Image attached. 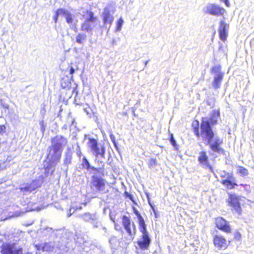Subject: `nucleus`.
<instances>
[{"label": "nucleus", "mask_w": 254, "mask_h": 254, "mask_svg": "<svg viewBox=\"0 0 254 254\" xmlns=\"http://www.w3.org/2000/svg\"><path fill=\"white\" fill-rule=\"evenodd\" d=\"M60 112H62V109H60Z\"/></svg>", "instance_id": "nucleus-53"}, {"label": "nucleus", "mask_w": 254, "mask_h": 254, "mask_svg": "<svg viewBox=\"0 0 254 254\" xmlns=\"http://www.w3.org/2000/svg\"><path fill=\"white\" fill-rule=\"evenodd\" d=\"M221 176L223 178H226V179L222 181V184L223 185L226 186L229 189H232L234 188V186L236 184L234 183L235 179L232 174L223 171L221 173Z\"/></svg>", "instance_id": "nucleus-14"}, {"label": "nucleus", "mask_w": 254, "mask_h": 254, "mask_svg": "<svg viewBox=\"0 0 254 254\" xmlns=\"http://www.w3.org/2000/svg\"><path fill=\"white\" fill-rule=\"evenodd\" d=\"M87 36L85 33H78L75 37L76 42L79 44L83 45L84 42L86 41Z\"/></svg>", "instance_id": "nucleus-24"}, {"label": "nucleus", "mask_w": 254, "mask_h": 254, "mask_svg": "<svg viewBox=\"0 0 254 254\" xmlns=\"http://www.w3.org/2000/svg\"><path fill=\"white\" fill-rule=\"evenodd\" d=\"M220 118V112H213L209 118H202L200 125V132L199 131V123L196 121L193 123L194 133L197 137H201L203 142L208 145L213 152L220 153L223 151L220 145L222 143V140L218 136L215 135L211 125H215Z\"/></svg>", "instance_id": "nucleus-1"}, {"label": "nucleus", "mask_w": 254, "mask_h": 254, "mask_svg": "<svg viewBox=\"0 0 254 254\" xmlns=\"http://www.w3.org/2000/svg\"><path fill=\"white\" fill-rule=\"evenodd\" d=\"M224 2L226 6L228 7L230 6V3L228 0H224Z\"/></svg>", "instance_id": "nucleus-43"}, {"label": "nucleus", "mask_w": 254, "mask_h": 254, "mask_svg": "<svg viewBox=\"0 0 254 254\" xmlns=\"http://www.w3.org/2000/svg\"><path fill=\"white\" fill-rule=\"evenodd\" d=\"M62 8H59L56 11L55 14L53 17V19L54 20L55 23H56L57 22L59 16L61 15H62Z\"/></svg>", "instance_id": "nucleus-30"}, {"label": "nucleus", "mask_w": 254, "mask_h": 254, "mask_svg": "<svg viewBox=\"0 0 254 254\" xmlns=\"http://www.w3.org/2000/svg\"><path fill=\"white\" fill-rule=\"evenodd\" d=\"M215 99L214 97H209L206 101L207 106L212 108L215 105Z\"/></svg>", "instance_id": "nucleus-28"}, {"label": "nucleus", "mask_w": 254, "mask_h": 254, "mask_svg": "<svg viewBox=\"0 0 254 254\" xmlns=\"http://www.w3.org/2000/svg\"><path fill=\"white\" fill-rule=\"evenodd\" d=\"M43 124H44V122L43 121H42V122H40V125H41V129L43 130V131H44L45 127H44Z\"/></svg>", "instance_id": "nucleus-40"}, {"label": "nucleus", "mask_w": 254, "mask_h": 254, "mask_svg": "<svg viewBox=\"0 0 254 254\" xmlns=\"http://www.w3.org/2000/svg\"><path fill=\"white\" fill-rule=\"evenodd\" d=\"M72 159V153L71 151H67L64 155V164L65 166H68L71 163Z\"/></svg>", "instance_id": "nucleus-27"}, {"label": "nucleus", "mask_w": 254, "mask_h": 254, "mask_svg": "<svg viewBox=\"0 0 254 254\" xmlns=\"http://www.w3.org/2000/svg\"><path fill=\"white\" fill-rule=\"evenodd\" d=\"M229 24L225 23L224 21L222 20L219 23V27L218 29L219 38L223 41H225L227 39V30L229 28Z\"/></svg>", "instance_id": "nucleus-18"}, {"label": "nucleus", "mask_w": 254, "mask_h": 254, "mask_svg": "<svg viewBox=\"0 0 254 254\" xmlns=\"http://www.w3.org/2000/svg\"><path fill=\"white\" fill-rule=\"evenodd\" d=\"M79 209H81V206H80Z\"/></svg>", "instance_id": "nucleus-54"}, {"label": "nucleus", "mask_w": 254, "mask_h": 254, "mask_svg": "<svg viewBox=\"0 0 254 254\" xmlns=\"http://www.w3.org/2000/svg\"><path fill=\"white\" fill-rule=\"evenodd\" d=\"M7 218H5V219H3V220H5V219H6Z\"/></svg>", "instance_id": "nucleus-55"}, {"label": "nucleus", "mask_w": 254, "mask_h": 254, "mask_svg": "<svg viewBox=\"0 0 254 254\" xmlns=\"http://www.w3.org/2000/svg\"><path fill=\"white\" fill-rule=\"evenodd\" d=\"M125 193L126 194L127 196L128 197L129 196V194H130V193H128L127 192H126Z\"/></svg>", "instance_id": "nucleus-47"}, {"label": "nucleus", "mask_w": 254, "mask_h": 254, "mask_svg": "<svg viewBox=\"0 0 254 254\" xmlns=\"http://www.w3.org/2000/svg\"><path fill=\"white\" fill-rule=\"evenodd\" d=\"M88 144L93 155L96 157L100 156L102 158H104L105 148L103 145H98L95 139L90 138Z\"/></svg>", "instance_id": "nucleus-7"}, {"label": "nucleus", "mask_w": 254, "mask_h": 254, "mask_svg": "<svg viewBox=\"0 0 254 254\" xmlns=\"http://www.w3.org/2000/svg\"><path fill=\"white\" fill-rule=\"evenodd\" d=\"M71 28L73 29L75 32L77 31V28L75 25H73Z\"/></svg>", "instance_id": "nucleus-44"}, {"label": "nucleus", "mask_w": 254, "mask_h": 254, "mask_svg": "<svg viewBox=\"0 0 254 254\" xmlns=\"http://www.w3.org/2000/svg\"><path fill=\"white\" fill-rule=\"evenodd\" d=\"M85 221H94L96 220V216L95 214H91L89 212L85 213L79 216Z\"/></svg>", "instance_id": "nucleus-23"}, {"label": "nucleus", "mask_w": 254, "mask_h": 254, "mask_svg": "<svg viewBox=\"0 0 254 254\" xmlns=\"http://www.w3.org/2000/svg\"><path fill=\"white\" fill-rule=\"evenodd\" d=\"M76 153H77V155L78 156V157L80 158V157H81V156L82 155V153H81L80 147L79 146H78L77 147Z\"/></svg>", "instance_id": "nucleus-36"}, {"label": "nucleus", "mask_w": 254, "mask_h": 254, "mask_svg": "<svg viewBox=\"0 0 254 254\" xmlns=\"http://www.w3.org/2000/svg\"><path fill=\"white\" fill-rule=\"evenodd\" d=\"M112 44L114 45H116L117 44V42H116V40L115 39H113L112 41Z\"/></svg>", "instance_id": "nucleus-45"}, {"label": "nucleus", "mask_w": 254, "mask_h": 254, "mask_svg": "<svg viewBox=\"0 0 254 254\" xmlns=\"http://www.w3.org/2000/svg\"><path fill=\"white\" fill-rule=\"evenodd\" d=\"M62 14L65 18L66 22L68 24H70L73 22V14L68 10L65 8H62Z\"/></svg>", "instance_id": "nucleus-20"}, {"label": "nucleus", "mask_w": 254, "mask_h": 254, "mask_svg": "<svg viewBox=\"0 0 254 254\" xmlns=\"http://www.w3.org/2000/svg\"><path fill=\"white\" fill-rule=\"evenodd\" d=\"M40 185L41 184L39 181L34 180L30 183L21 186L19 189L23 195H27L39 187Z\"/></svg>", "instance_id": "nucleus-13"}, {"label": "nucleus", "mask_w": 254, "mask_h": 254, "mask_svg": "<svg viewBox=\"0 0 254 254\" xmlns=\"http://www.w3.org/2000/svg\"><path fill=\"white\" fill-rule=\"evenodd\" d=\"M35 247L38 250H42L46 252L53 251L55 247L59 248V246H55L54 242L36 244Z\"/></svg>", "instance_id": "nucleus-17"}, {"label": "nucleus", "mask_w": 254, "mask_h": 254, "mask_svg": "<svg viewBox=\"0 0 254 254\" xmlns=\"http://www.w3.org/2000/svg\"><path fill=\"white\" fill-rule=\"evenodd\" d=\"M123 23H124L123 19L122 18H120L117 22V28H116L117 31H120L121 30Z\"/></svg>", "instance_id": "nucleus-32"}, {"label": "nucleus", "mask_w": 254, "mask_h": 254, "mask_svg": "<svg viewBox=\"0 0 254 254\" xmlns=\"http://www.w3.org/2000/svg\"><path fill=\"white\" fill-rule=\"evenodd\" d=\"M240 197L235 194H229L227 200L228 205L232 207V210L240 214L241 213L242 209L240 204Z\"/></svg>", "instance_id": "nucleus-12"}, {"label": "nucleus", "mask_w": 254, "mask_h": 254, "mask_svg": "<svg viewBox=\"0 0 254 254\" xmlns=\"http://www.w3.org/2000/svg\"><path fill=\"white\" fill-rule=\"evenodd\" d=\"M203 12L206 14L219 16L223 15L225 10L217 4L209 3L203 8Z\"/></svg>", "instance_id": "nucleus-6"}, {"label": "nucleus", "mask_w": 254, "mask_h": 254, "mask_svg": "<svg viewBox=\"0 0 254 254\" xmlns=\"http://www.w3.org/2000/svg\"><path fill=\"white\" fill-rule=\"evenodd\" d=\"M61 230H53L52 228L47 227L44 230V234L45 235H55L61 234Z\"/></svg>", "instance_id": "nucleus-25"}, {"label": "nucleus", "mask_w": 254, "mask_h": 254, "mask_svg": "<svg viewBox=\"0 0 254 254\" xmlns=\"http://www.w3.org/2000/svg\"><path fill=\"white\" fill-rule=\"evenodd\" d=\"M81 165L83 168H85L87 170H91L94 172L97 171V168L91 166L90 163L85 157L82 159Z\"/></svg>", "instance_id": "nucleus-21"}, {"label": "nucleus", "mask_w": 254, "mask_h": 254, "mask_svg": "<svg viewBox=\"0 0 254 254\" xmlns=\"http://www.w3.org/2000/svg\"><path fill=\"white\" fill-rule=\"evenodd\" d=\"M19 214H20V213H18V212H16L14 213V215L9 216V218H11V217H13V216L17 217V216H18L19 215Z\"/></svg>", "instance_id": "nucleus-42"}, {"label": "nucleus", "mask_w": 254, "mask_h": 254, "mask_svg": "<svg viewBox=\"0 0 254 254\" xmlns=\"http://www.w3.org/2000/svg\"><path fill=\"white\" fill-rule=\"evenodd\" d=\"M140 231L142 233V238L137 241L139 247L143 250H147L149 247L151 239L149 237L148 233L146 230V226H144L143 230L139 228Z\"/></svg>", "instance_id": "nucleus-11"}, {"label": "nucleus", "mask_w": 254, "mask_h": 254, "mask_svg": "<svg viewBox=\"0 0 254 254\" xmlns=\"http://www.w3.org/2000/svg\"><path fill=\"white\" fill-rule=\"evenodd\" d=\"M238 171L242 176H246L248 175V170L243 167H239Z\"/></svg>", "instance_id": "nucleus-29"}, {"label": "nucleus", "mask_w": 254, "mask_h": 254, "mask_svg": "<svg viewBox=\"0 0 254 254\" xmlns=\"http://www.w3.org/2000/svg\"><path fill=\"white\" fill-rule=\"evenodd\" d=\"M216 225L219 229L226 233H230L231 231L229 223L222 217H218L216 219Z\"/></svg>", "instance_id": "nucleus-15"}, {"label": "nucleus", "mask_w": 254, "mask_h": 254, "mask_svg": "<svg viewBox=\"0 0 254 254\" xmlns=\"http://www.w3.org/2000/svg\"><path fill=\"white\" fill-rule=\"evenodd\" d=\"M170 141L171 143V144L173 146V147L175 148L176 150L178 149V145L176 143V141L175 139H174L173 134H171V137L170 139Z\"/></svg>", "instance_id": "nucleus-31"}, {"label": "nucleus", "mask_w": 254, "mask_h": 254, "mask_svg": "<svg viewBox=\"0 0 254 254\" xmlns=\"http://www.w3.org/2000/svg\"><path fill=\"white\" fill-rule=\"evenodd\" d=\"M78 209L77 207H76V208L71 206L69 210V212L67 213V216L68 217H70L72 214H73L74 213V212L75 211V210L76 209Z\"/></svg>", "instance_id": "nucleus-34"}, {"label": "nucleus", "mask_w": 254, "mask_h": 254, "mask_svg": "<svg viewBox=\"0 0 254 254\" xmlns=\"http://www.w3.org/2000/svg\"><path fill=\"white\" fill-rule=\"evenodd\" d=\"M87 17L84 22L81 24L80 30L88 33L92 34L93 30L96 26L97 17L94 16L92 11L86 10Z\"/></svg>", "instance_id": "nucleus-3"}, {"label": "nucleus", "mask_w": 254, "mask_h": 254, "mask_svg": "<svg viewBox=\"0 0 254 254\" xmlns=\"http://www.w3.org/2000/svg\"><path fill=\"white\" fill-rule=\"evenodd\" d=\"M91 189L94 192L105 193L106 180L98 175H93L90 183Z\"/></svg>", "instance_id": "nucleus-4"}, {"label": "nucleus", "mask_w": 254, "mask_h": 254, "mask_svg": "<svg viewBox=\"0 0 254 254\" xmlns=\"http://www.w3.org/2000/svg\"><path fill=\"white\" fill-rule=\"evenodd\" d=\"M1 254H22V249L14 243H5L2 245Z\"/></svg>", "instance_id": "nucleus-8"}, {"label": "nucleus", "mask_w": 254, "mask_h": 254, "mask_svg": "<svg viewBox=\"0 0 254 254\" xmlns=\"http://www.w3.org/2000/svg\"><path fill=\"white\" fill-rule=\"evenodd\" d=\"M74 72H75L74 68L72 66H71L70 67V69H69V73H70V74L71 75H72V74L74 73Z\"/></svg>", "instance_id": "nucleus-39"}, {"label": "nucleus", "mask_w": 254, "mask_h": 254, "mask_svg": "<svg viewBox=\"0 0 254 254\" xmlns=\"http://www.w3.org/2000/svg\"><path fill=\"white\" fill-rule=\"evenodd\" d=\"M114 12V8L111 5H108L104 9L102 13L104 24L106 26L108 25L109 28H110L113 22L114 19L113 14Z\"/></svg>", "instance_id": "nucleus-9"}, {"label": "nucleus", "mask_w": 254, "mask_h": 254, "mask_svg": "<svg viewBox=\"0 0 254 254\" xmlns=\"http://www.w3.org/2000/svg\"><path fill=\"white\" fill-rule=\"evenodd\" d=\"M148 62V61H147L145 62V66H146V65L147 64V63Z\"/></svg>", "instance_id": "nucleus-48"}, {"label": "nucleus", "mask_w": 254, "mask_h": 254, "mask_svg": "<svg viewBox=\"0 0 254 254\" xmlns=\"http://www.w3.org/2000/svg\"><path fill=\"white\" fill-rule=\"evenodd\" d=\"M134 212L135 214V215L137 216L138 220L139 226V228H140L141 229V230H143L144 229V226H146L143 218L141 216V215L139 213V212L135 208H134Z\"/></svg>", "instance_id": "nucleus-22"}, {"label": "nucleus", "mask_w": 254, "mask_h": 254, "mask_svg": "<svg viewBox=\"0 0 254 254\" xmlns=\"http://www.w3.org/2000/svg\"><path fill=\"white\" fill-rule=\"evenodd\" d=\"M115 227H117L116 228V229H117V228H118V227H117V226H115Z\"/></svg>", "instance_id": "nucleus-51"}, {"label": "nucleus", "mask_w": 254, "mask_h": 254, "mask_svg": "<svg viewBox=\"0 0 254 254\" xmlns=\"http://www.w3.org/2000/svg\"><path fill=\"white\" fill-rule=\"evenodd\" d=\"M5 127L3 125H0V133H2L4 132Z\"/></svg>", "instance_id": "nucleus-37"}, {"label": "nucleus", "mask_w": 254, "mask_h": 254, "mask_svg": "<svg viewBox=\"0 0 254 254\" xmlns=\"http://www.w3.org/2000/svg\"><path fill=\"white\" fill-rule=\"evenodd\" d=\"M212 111H213V112H215V111H219V110H213Z\"/></svg>", "instance_id": "nucleus-49"}, {"label": "nucleus", "mask_w": 254, "mask_h": 254, "mask_svg": "<svg viewBox=\"0 0 254 254\" xmlns=\"http://www.w3.org/2000/svg\"><path fill=\"white\" fill-rule=\"evenodd\" d=\"M198 161L203 168H208L212 171V168L209 164L208 158L205 151H201L199 153Z\"/></svg>", "instance_id": "nucleus-16"}, {"label": "nucleus", "mask_w": 254, "mask_h": 254, "mask_svg": "<svg viewBox=\"0 0 254 254\" xmlns=\"http://www.w3.org/2000/svg\"><path fill=\"white\" fill-rule=\"evenodd\" d=\"M156 165V160L155 159H150L148 162V165L149 168L153 167Z\"/></svg>", "instance_id": "nucleus-33"}, {"label": "nucleus", "mask_w": 254, "mask_h": 254, "mask_svg": "<svg viewBox=\"0 0 254 254\" xmlns=\"http://www.w3.org/2000/svg\"><path fill=\"white\" fill-rule=\"evenodd\" d=\"M111 139L112 141L113 142L115 146H116V143L115 142V137H114V136H113V135H111Z\"/></svg>", "instance_id": "nucleus-41"}, {"label": "nucleus", "mask_w": 254, "mask_h": 254, "mask_svg": "<svg viewBox=\"0 0 254 254\" xmlns=\"http://www.w3.org/2000/svg\"><path fill=\"white\" fill-rule=\"evenodd\" d=\"M7 218H5V219H3V220H5V219H6Z\"/></svg>", "instance_id": "nucleus-56"}, {"label": "nucleus", "mask_w": 254, "mask_h": 254, "mask_svg": "<svg viewBox=\"0 0 254 254\" xmlns=\"http://www.w3.org/2000/svg\"><path fill=\"white\" fill-rule=\"evenodd\" d=\"M61 86L63 88H69L71 86V82L67 76L62 78Z\"/></svg>", "instance_id": "nucleus-26"}, {"label": "nucleus", "mask_w": 254, "mask_h": 254, "mask_svg": "<svg viewBox=\"0 0 254 254\" xmlns=\"http://www.w3.org/2000/svg\"><path fill=\"white\" fill-rule=\"evenodd\" d=\"M115 227H117L116 228V229H117V228H118V227H117V226H115Z\"/></svg>", "instance_id": "nucleus-50"}, {"label": "nucleus", "mask_w": 254, "mask_h": 254, "mask_svg": "<svg viewBox=\"0 0 254 254\" xmlns=\"http://www.w3.org/2000/svg\"><path fill=\"white\" fill-rule=\"evenodd\" d=\"M211 73L214 74L212 86L214 89H217L221 86L224 73L221 70V66L216 65L211 69Z\"/></svg>", "instance_id": "nucleus-5"}, {"label": "nucleus", "mask_w": 254, "mask_h": 254, "mask_svg": "<svg viewBox=\"0 0 254 254\" xmlns=\"http://www.w3.org/2000/svg\"><path fill=\"white\" fill-rule=\"evenodd\" d=\"M146 196H147V200L148 201V203H149V205H150V206L152 208L153 211L155 212V210H154V209L153 208V205L151 204V203L150 202V198H149V194L147 193H146Z\"/></svg>", "instance_id": "nucleus-38"}, {"label": "nucleus", "mask_w": 254, "mask_h": 254, "mask_svg": "<svg viewBox=\"0 0 254 254\" xmlns=\"http://www.w3.org/2000/svg\"><path fill=\"white\" fill-rule=\"evenodd\" d=\"M128 198L132 201H133V196L131 195V194H129V196H128Z\"/></svg>", "instance_id": "nucleus-46"}, {"label": "nucleus", "mask_w": 254, "mask_h": 254, "mask_svg": "<svg viewBox=\"0 0 254 254\" xmlns=\"http://www.w3.org/2000/svg\"><path fill=\"white\" fill-rule=\"evenodd\" d=\"M78 209L77 207H76V208L71 206L69 210V212L67 213V216L68 217H70L72 214H73L74 213V212L75 211V210L76 209Z\"/></svg>", "instance_id": "nucleus-35"}, {"label": "nucleus", "mask_w": 254, "mask_h": 254, "mask_svg": "<svg viewBox=\"0 0 254 254\" xmlns=\"http://www.w3.org/2000/svg\"><path fill=\"white\" fill-rule=\"evenodd\" d=\"M115 227H117L116 228V229H117V228H118V227H117V226H115Z\"/></svg>", "instance_id": "nucleus-52"}, {"label": "nucleus", "mask_w": 254, "mask_h": 254, "mask_svg": "<svg viewBox=\"0 0 254 254\" xmlns=\"http://www.w3.org/2000/svg\"><path fill=\"white\" fill-rule=\"evenodd\" d=\"M67 143L65 138L61 136H57L52 138V144L49 147V152L48 158L53 163H57L61 159L63 147Z\"/></svg>", "instance_id": "nucleus-2"}, {"label": "nucleus", "mask_w": 254, "mask_h": 254, "mask_svg": "<svg viewBox=\"0 0 254 254\" xmlns=\"http://www.w3.org/2000/svg\"><path fill=\"white\" fill-rule=\"evenodd\" d=\"M214 245L219 249H225L227 246L226 241L222 236L216 235L213 239Z\"/></svg>", "instance_id": "nucleus-19"}, {"label": "nucleus", "mask_w": 254, "mask_h": 254, "mask_svg": "<svg viewBox=\"0 0 254 254\" xmlns=\"http://www.w3.org/2000/svg\"><path fill=\"white\" fill-rule=\"evenodd\" d=\"M122 223L127 233L133 239L136 232L135 224L133 222L131 223L130 219L126 215L123 217Z\"/></svg>", "instance_id": "nucleus-10"}]
</instances>
